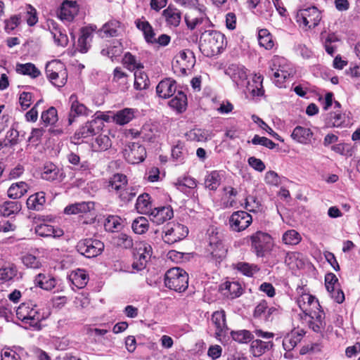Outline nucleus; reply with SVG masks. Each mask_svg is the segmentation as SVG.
Segmentation results:
<instances>
[{
  "label": "nucleus",
  "instance_id": "f257e3e1",
  "mask_svg": "<svg viewBox=\"0 0 360 360\" xmlns=\"http://www.w3.org/2000/svg\"><path fill=\"white\" fill-rule=\"evenodd\" d=\"M297 304L304 315V319L307 318L309 326L314 332H319L324 328L325 314L321 309L319 301L309 294H302L297 299Z\"/></svg>",
  "mask_w": 360,
  "mask_h": 360
},
{
  "label": "nucleus",
  "instance_id": "f03ea898",
  "mask_svg": "<svg viewBox=\"0 0 360 360\" xmlns=\"http://www.w3.org/2000/svg\"><path fill=\"white\" fill-rule=\"evenodd\" d=\"M226 46L225 36L219 31L207 30L200 34L199 49L205 56L212 57L220 54Z\"/></svg>",
  "mask_w": 360,
  "mask_h": 360
},
{
  "label": "nucleus",
  "instance_id": "7ed1b4c3",
  "mask_svg": "<svg viewBox=\"0 0 360 360\" xmlns=\"http://www.w3.org/2000/svg\"><path fill=\"white\" fill-rule=\"evenodd\" d=\"M165 283L171 290L184 292L188 288V275L179 267L172 268L165 274Z\"/></svg>",
  "mask_w": 360,
  "mask_h": 360
},
{
  "label": "nucleus",
  "instance_id": "20e7f679",
  "mask_svg": "<svg viewBox=\"0 0 360 360\" xmlns=\"http://www.w3.org/2000/svg\"><path fill=\"white\" fill-rule=\"evenodd\" d=\"M16 316L22 322L39 328L42 316L39 312L37 305L32 302L22 303L16 310Z\"/></svg>",
  "mask_w": 360,
  "mask_h": 360
},
{
  "label": "nucleus",
  "instance_id": "39448f33",
  "mask_svg": "<svg viewBox=\"0 0 360 360\" xmlns=\"http://www.w3.org/2000/svg\"><path fill=\"white\" fill-rule=\"evenodd\" d=\"M46 75L49 81L57 87H63L67 82L68 72L65 65L60 60H54L46 65Z\"/></svg>",
  "mask_w": 360,
  "mask_h": 360
},
{
  "label": "nucleus",
  "instance_id": "423d86ee",
  "mask_svg": "<svg viewBox=\"0 0 360 360\" xmlns=\"http://www.w3.org/2000/svg\"><path fill=\"white\" fill-rule=\"evenodd\" d=\"M162 239L165 243L174 244L184 239L188 233V228L179 223H168L163 229Z\"/></svg>",
  "mask_w": 360,
  "mask_h": 360
},
{
  "label": "nucleus",
  "instance_id": "0eeeda50",
  "mask_svg": "<svg viewBox=\"0 0 360 360\" xmlns=\"http://www.w3.org/2000/svg\"><path fill=\"white\" fill-rule=\"evenodd\" d=\"M195 63V57L191 50L181 51L174 57L172 68L174 72L186 75L188 70L192 68Z\"/></svg>",
  "mask_w": 360,
  "mask_h": 360
},
{
  "label": "nucleus",
  "instance_id": "6e6552de",
  "mask_svg": "<svg viewBox=\"0 0 360 360\" xmlns=\"http://www.w3.org/2000/svg\"><path fill=\"white\" fill-rule=\"evenodd\" d=\"M321 20L320 11L314 6L300 10L296 15V21L300 25L309 29L317 26Z\"/></svg>",
  "mask_w": 360,
  "mask_h": 360
},
{
  "label": "nucleus",
  "instance_id": "1a4fd4ad",
  "mask_svg": "<svg viewBox=\"0 0 360 360\" xmlns=\"http://www.w3.org/2000/svg\"><path fill=\"white\" fill-rule=\"evenodd\" d=\"M77 251L88 258L99 255L104 249V244L101 240L93 238H86L78 242Z\"/></svg>",
  "mask_w": 360,
  "mask_h": 360
},
{
  "label": "nucleus",
  "instance_id": "9d476101",
  "mask_svg": "<svg viewBox=\"0 0 360 360\" xmlns=\"http://www.w3.org/2000/svg\"><path fill=\"white\" fill-rule=\"evenodd\" d=\"M251 246L257 257H263L271 243L269 234L257 231L250 237Z\"/></svg>",
  "mask_w": 360,
  "mask_h": 360
},
{
  "label": "nucleus",
  "instance_id": "9b49d317",
  "mask_svg": "<svg viewBox=\"0 0 360 360\" xmlns=\"http://www.w3.org/2000/svg\"><path fill=\"white\" fill-rule=\"evenodd\" d=\"M125 159L129 163L138 164L144 160L146 156L145 148L138 143H129L124 151Z\"/></svg>",
  "mask_w": 360,
  "mask_h": 360
},
{
  "label": "nucleus",
  "instance_id": "f8f14e48",
  "mask_svg": "<svg viewBox=\"0 0 360 360\" xmlns=\"http://www.w3.org/2000/svg\"><path fill=\"white\" fill-rule=\"evenodd\" d=\"M252 216L245 211L234 212L229 218V226L234 231H241L252 223Z\"/></svg>",
  "mask_w": 360,
  "mask_h": 360
},
{
  "label": "nucleus",
  "instance_id": "ddd939ff",
  "mask_svg": "<svg viewBox=\"0 0 360 360\" xmlns=\"http://www.w3.org/2000/svg\"><path fill=\"white\" fill-rule=\"evenodd\" d=\"M226 73L231 77L238 86H243L249 84L247 70L243 65L231 64L226 70Z\"/></svg>",
  "mask_w": 360,
  "mask_h": 360
},
{
  "label": "nucleus",
  "instance_id": "4468645a",
  "mask_svg": "<svg viewBox=\"0 0 360 360\" xmlns=\"http://www.w3.org/2000/svg\"><path fill=\"white\" fill-rule=\"evenodd\" d=\"M102 122L97 119H94L86 122L75 134V139H85L93 136L101 129Z\"/></svg>",
  "mask_w": 360,
  "mask_h": 360
},
{
  "label": "nucleus",
  "instance_id": "2eb2a0df",
  "mask_svg": "<svg viewBox=\"0 0 360 360\" xmlns=\"http://www.w3.org/2000/svg\"><path fill=\"white\" fill-rule=\"evenodd\" d=\"M278 314V309L274 307H269L266 301H261L255 307L253 316L255 319L264 321L266 322L271 321L275 315Z\"/></svg>",
  "mask_w": 360,
  "mask_h": 360
},
{
  "label": "nucleus",
  "instance_id": "dca6fc26",
  "mask_svg": "<svg viewBox=\"0 0 360 360\" xmlns=\"http://www.w3.org/2000/svg\"><path fill=\"white\" fill-rule=\"evenodd\" d=\"M70 102L71 103L68 117V124L70 125L73 123L77 116H88L91 112L83 103L78 101L77 96L75 94L70 96Z\"/></svg>",
  "mask_w": 360,
  "mask_h": 360
},
{
  "label": "nucleus",
  "instance_id": "f3484780",
  "mask_svg": "<svg viewBox=\"0 0 360 360\" xmlns=\"http://www.w3.org/2000/svg\"><path fill=\"white\" fill-rule=\"evenodd\" d=\"M148 217L151 221L157 225L162 224L173 217V210L170 206L153 207Z\"/></svg>",
  "mask_w": 360,
  "mask_h": 360
},
{
  "label": "nucleus",
  "instance_id": "a211bd4d",
  "mask_svg": "<svg viewBox=\"0 0 360 360\" xmlns=\"http://www.w3.org/2000/svg\"><path fill=\"white\" fill-rule=\"evenodd\" d=\"M212 323L215 326V338L221 340L224 336L229 328L226 322V314L224 310L214 311L211 318Z\"/></svg>",
  "mask_w": 360,
  "mask_h": 360
},
{
  "label": "nucleus",
  "instance_id": "6ab92c4d",
  "mask_svg": "<svg viewBox=\"0 0 360 360\" xmlns=\"http://www.w3.org/2000/svg\"><path fill=\"white\" fill-rule=\"evenodd\" d=\"M176 91V82L170 78H166L160 81L156 87V93L162 98L171 97Z\"/></svg>",
  "mask_w": 360,
  "mask_h": 360
},
{
  "label": "nucleus",
  "instance_id": "aec40b11",
  "mask_svg": "<svg viewBox=\"0 0 360 360\" xmlns=\"http://www.w3.org/2000/svg\"><path fill=\"white\" fill-rule=\"evenodd\" d=\"M78 11V5L75 1L65 0L61 4L58 15L61 20L71 21L77 15Z\"/></svg>",
  "mask_w": 360,
  "mask_h": 360
},
{
  "label": "nucleus",
  "instance_id": "412c9836",
  "mask_svg": "<svg viewBox=\"0 0 360 360\" xmlns=\"http://www.w3.org/2000/svg\"><path fill=\"white\" fill-rule=\"evenodd\" d=\"M304 334L305 332L302 329L292 330L283 339L282 344L284 349L287 352L293 349L297 343L301 341Z\"/></svg>",
  "mask_w": 360,
  "mask_h": 360
},
{
  "label": "nucleus",
  "instance_id": "4be33fe9",
  "mask_svg": "<svg viewBox=\"0 0 360 360\" xmlns=\"http://www.w3.org/2000/svg\"><path fill=\"white\" fill-rule=\"evenodd\" d=\"M313 132L309 128L297 126L292 131L290 136L296 142L307 145L311 143Z\"/></svg>",
  "mask_w": 360,
  "mask_h": 360
},
{
  "label": "nucleus",
  "instance_id": "5701e85b",
  "mask_svg": "<svg viewBox=\"0 0 360 360\" xmlns=\"http://www.w3.org/2000/svg\"><path fill=\"white\" fill-rule=\"evenodd\" d=\"M220 291L225 297L234 299L242 295L243 289L238 282L226 281L220 285Z\"/></svg>",
  "mask_w": 360,
  "mask_h": 360
},
{
  "label": "nucleus",
  "instance_id": "b1692460",
  "mask_svg": "<svg viewBox=\"0 0 360 360\" xmlns=\"http://www.w3.org/2000/svg\"><path fill=\"white\" fill-rule=\"evenodd\" d=\"M49 27L55 43L58 46H65L68 43L66 33L53 21L49 24Z\"/></svg>",
  "mask_w": 360,
  "mask_h": 360
},
{
  "label": "nucleus",
  "instance_id": "393cba45",
  "mask_svg": "<svg viewBox=\"0 0 360 360\" xmlns=\"http://www.w3.org/2000/svg\"><path fill=\"white\" fill-rule=\"evenodd\" d=\"M35 233L41 237L57 238L63 235V231L62 229L54 228L46 224L37 225L35 228Z\"/></svg>",
  "mask_w": 360,
  "mask_h": 360
},
{
  "label": "nucleus",
  "instance_id": "a878e982",
  "mask_svg": "<svg viewBox=\"0 0 360 360\" xmlns=\"http://www.w3.org/2000/svg\"><path fill=\"white\" fill-rule=\"evenodd\" d=\"M223 171L214 170L205 176V186L212 191H215L220 186L221 179L224 177Z\"/></svg>",
  "mask_w": 360,
  "mask_h": 360
},
{
  "label": "nucleus",
  "instance_id": "bb28decb",
  "mask_svg": "<svg viewBox=\"0 0 360 360\" xmlns=\"http://www.w3.org/2000/svg\"><path fill=\"white\" fill-rule=\"evenodd\" d=\"M162 15L167 23L170 26L177 27L181 22V13L180 11L171 5L163 11Z\"/></svg>",
  "mask_w": 360,
  "mask_h": 360
},
{
  "label": "nucleus",
  "instance_id": "cd10ccee",
  "mask_svg": "<svg viewBox=\"0 0 360 360\" xmlns=\"http://www.w3.org/2000/svg\"><path fill=\"white\" fill-rule=\"evenodd\" d=\"M127 186V176L122 174H115L109 179L107 188L109 192L116 193Z\"/></svg>",
  "mask_w": 360,
  "mask_h": 360
},
{
  "label": "nucleus",
  "instance_id": "c85d7f7f",
  "mask_svg": "<svg viewBox=\"0 0 360 360\" xmlns=\"http://www.w3.org/2000/svg\"><path fill=\"white\" fill-rule=\"evenodd\" d=\"M136 25L139 30L143 32L144 39L147 43L155 44L156 41L155 37V33L153 27L148 21L138 19L136 20Z\"/></svg>",
  "mask_w": 360,
  "mask_h": 360
},
{
  "label": "nucleus",
  "instance_id": "c756f323",
  "mask_svg": "<svg viewBox=\"0 0 360 360\" xmlns=\"http://www.w3.org/2000/svg\"><path fill=\"white\" fill-rule=\"evenodd\" d=\"M274 344L271 340L263 341L262 340H252L250 345V350L255 356H259L266 351L270 350Z\"/></svg>",
  "mask_w": 360,
  "mask_h": 360
},
{
  "label": "nucleus",
  "instance_id": "7c9ffc66",
  "mask_svg": "<svg viewBox=\"0 0 360 360\" xmlns=\"http://www.w3.org/2000/svg\"><path fill=\"white\" fill-rule=\"evenodd\" d=\"M45 202V193L40 191L31 195L28 198L27 206L29 210L39 211L43 209Z\"/></svg>",
  "mask_w": 360,
  "mask_h": 360
},
{
  "label": "nucleus",
  "instance_id": "2f4dec72",
  "mask_svg": "<svg viewBox=\"0 0 360 360\" xmlns=\"http://www.w3.org/2000/svg\"><path fill=\"white\" fill-rule=\"evenodd\" d=\"M150 197L148 193L140 195L136 200V209L138 212L148 215L153 209L150 202Z\"/></svg>",
  "mask_w": 360,
  "mask_h": 360
},
{
  "label": "nucleus",
  "instance_id": "473e14b6",
  "mask_svg": "<svg viewBox=\"0 0 360 360\" xmlns=\"http://www.w3.org/2000/svg\"><path fill=\"white\" fill-rule=\"evenodd\" d=\"M35 285L46 290H51L55 288L56 280L49 276L44 274H39L34 278Z\"/></svg>",
  "mask_w": 360,
  "mask_h": 360
},
{
  "label": "nucleus",
  "instance_id": "72a5a7b5",
  "mask_svg": "<svg viewBox=\"0 0 360 360\" xmlns=\"http://www.w3.org/2000/svg\"><path fill=\"white\" fill-rule=\"evenodd\" d=\"M122 64L129 71H135L143 68V64L141 60L130 52L124 53L122 58Z\"/></svg>",
  "mask_w": 360,
  "mask_h": 360
},
{
  "label": "nucleus",
  "instance_id": "f704fd0d",
  "mask_svg": "<svg viewBox=\"0 0 360 360\" xmlns=\"http://www.w3.org/2000/svg\"><path fill=\"white\" fill-rule=\"evenodd\" d=\"M29 188L25 181L12 184L8 190V196L12 199H18L23 196Z\"/></svg>",
  "mask_w": 360,
  "mask_h": 360
},
{
  "label": "nucleus",
  "instance_id": "c9c22d12",
  "mask_svg": "<svg viewBox=\"0 0 360 360\" xmlns=\"http://www.w3.org/2000/svg\"><path fill=\"white\" fill-rule=\"evenodd\" d=\"M134 113L135 110L132 108H124L114 115L113 120L117 124L124 125L133 120Z\"/></svg>",
  "mask_w": 360,
  "mask_h": 360
},
{
  "label": "nucleus",
  "instance_id": "e433bc0d",
  "mask_svg": "<svg viewBox=\"0 0 360 360\" xmlns=\"http://www.w3.org/2000/svg\"><path fill=\"white\" fill-rule=\"evenodd\" d=\"M20 210L21 205L16 201H6L0 205V214L4 217L17 214Z\"/></svg>",
  "mask_w": 360,
  "mask_h": 360
},
{
  "label": "nucleus",
  "instance_id": "4c0bfd02",
  "mask_svg": "<svg viewBox=\"0 0 360 360\" xmlns=\"http://www.w3.org/2000/svg\"><path fill=\"white\" fill-rule=\"evenodd\" d=\"M70 280L78 288H84L88 283V276L83 269H77L70 275Z\"/></svg>",
  "mask_w": 360,
  "mask_h": 360
},
{
  "label": "nucleus",
  "instance_id": "58836bf2",
  "mask_svg": "<svg viewBox=\"0 0 360 360\" xmlns=\"http://www.w3.org/2000/svg\"><path fill=\"white\" fill-rule=\"evenodd\" d=\"M62 174L60 169L56 165L49 163L44 166L41 176L44 179L54 181L60 177Z\"/></svg>",
  "mask_w": 360,
  "mask_h": 360
},
{
  "label": "nucleus",
  "instance_id": "ea45409f",
  "mask_svg": "<svg viewBox=\"0 0 360 360\" xmlns=\"http://www.w3.org/2000/svg\"><path fill=\"white\" fill-rule=\"evenodd\" d=\"M169 105L171 108L176 110L178 112L185 110L187 105L186 95L181 91H179L175 97L169 101Z\"/></svg>",
  "mask_w": 360,
  "mask_h": 360
},
{
  "label": "nucleus",
  "instance_id": "a19ab883",
  "mask_svg": "<svg viewBox=\"0 0 360 360\" xmlns=\"http://www.w3.org/2000/svg\"><path fill=\"white\" fill-rule=\"evenodd\" d=\"M258 41L259 45L267 50L271 49L274 46L273 37L266 29H261L259 30Z\"/></svg>",
  "mask_w": 360,
  "mask_h": 360
},
{
  "label": "nucleus",
  "instance_id": "79ce46f5",
  "mask_svg": "<svg viewBox=\"0 0 360 360\" xmlns=\"http://www.w3.org/2000/svg\"><path fill=\"white\" fill-rule=\"evenodd\" d=\"M16 72L22 75H29L33 78H36L40 75V71L34 64L30 63L17 64Z\"/></svg>",
  "mask_w": 360,
  "mask_h": 360
},
{
  "label": "nucleus",
  "instance_id": "37998d69",
  "mask_svg": "<svg viewBox=\"0 0 360 360\" xmlns=\"http://www.w3.org/2000/svg\"><path fill=\"white\" fill-rule=\"evenodd\" d=\"M198 13H199V11L193 9L184 16L186 25L191 30L195 29L197 25L202 24L205 20L203 17L197 16L196 14Z\"/></svg>",
  "mask_w": 360,
  "mask_h": 360
},
{
  "label": "nucleus",
  "instance_id": "c03bdc74",
  "mask_svg": "<svg viewBox=\"0 0 360 360\" xmlns=\"http://www.w3.org/2000/svg\"><path fill=\"white\" fill-rule=\"evenodd\" d=\"M120 27V22L117 20L110 21L105 23L101 30L100 34L102 37H110L117 35V28Z\"/></svg>",
  "mask_w": 360,
  "mask_h": 360
},
{
  "label": "nucleus",
  "instance_id": "a18cd8bd",
  "mask_svg": "<svg viewBox=\"0 0 360 360\" xmlns=\"http://www.w3.org/2000/svg\"><path fill=\"white\" fill-rule=\"evenodd\" d=\"M148 221L144 217H139L135 219L131 224V229L136 234H143L146 233L148 230Z\"/></svg>",
  "mask_w": 360,
  "mask_h": 360
},
{
  "label": "nucleus",
  "instance_id": "49530a36",
  "mask_svg": "<svg viewBox=\"0 0 360 360\" xmlns=\"http://www.w3.org/2000/svg\"><path fill=\"white\" fill-rule=\"evenodd\" d=\"M231 335L233 340L239 343H248L254 338L253 334L248 330L231 331Z\"/></svg>",
  "mask_w": 360,
  "mask_h": 360
},
{
  "label": "nucleus",
  "instance_id": "de8ad7c7",
  "mask_svg": "<svg viewBox=\"0 0 360 360\" xmlns=\"http://www.w3.org/2000/svg\"><path fill=\"white\" fill-rule=\"evenodd\" d=\"M282 70H289L288 65L285 58L279 56H274L270 64V70L269 72L272 73Z\"/></svg>",
  "mask_w": 360,
  "mask_h": 360
},
{
  "label": "nucleus",
  "instance_id": "09e8293b",
  "mask_svg": "<svg viewBox=\"0 0 360 360\" xmlns=\"http://www.w3.org/2000/svg\"><path fill=\"white\" fill-rule=\"evenodd\" d=\"M282 239L286 245H295L301 241L302 236L297 231L291 229L283 233Z\"/></svg>",
  "mask_w": 360,
  "mask_h": 360
},
{
  "label": "nucleus",
  "instance_id": "8fccbe9b",
  "mask_svg": "<svg viewBox=\"0 0 360 360\" xmlns=\"http://www.w3.org/2000/svg\"><path fill=\"white\" fill-rule=\"evenodd\" d=\"M152 252L153 250L150 245L144 242H141L136 247V252L134 253V255L136 258L141 256L150 260Z\"/></svg>",
  "mask_w": 360,
  "mask_h": 360
},
{
  "label": "nucleus",
  "instance_id": "3c124183",
  "mask_svg": "<svg viewBox=\"0 0 360 360\" xmlns=\"http://www.w3.org/2000/svg\"><path fill=\"white\" fill-rule=\"evenodd\" d=\"M149 80L147 75L143 72H135L134 88L137 90H143L148 88Z\"/></svg>",
  "mask_w": 360,
  "mask_h": 360
},
{
  "label": "nucleus",
  "instance_id": "603ef678",
  "mask_svg": "<svg viewBox=\"0 0 360 360\" xmlns=\"http://www.w3.org/2000/svg\"><path fill=\"white\" fill-rule=\"evenodd\" d=\"M207 251L216 259H221L225 257L227 252V250L223 243L214 245H208Z\"/></svg>",
  "mask_w": 360,
  "mask_h": 360
},
{
  "label": "nucleus",
  "instance_id": "864d4df0",
  "mask_svg": "<svg viewBox=\"0 0 360 360\" xmlns=\"http://www.w3.org/2000/svg\"><path fill=\"white\" fill-rule=\"evenodd\" d=\"M274 6L270 0L262 1L258 10L260 16L265 20H270L274 13Z\"/></svg>",
  "mask_w": 360,
  "mask_h": 360
},
{
  "label": "nucleus",
  "instance_id": "5fc2aeb1",
  "mask_svg": "<svg viewBox=\"0 0 360 360\" xmlns=\"http://www.w3.org/2000/svg\"><path fill=\"white\" fill-rule=\"evenodd\" d=\"M137 190L133 186L124 187L118 191L116 194L118 195L119 198L123 202H128L131 201L136 195Z\"/></svg>",
  "mask_w": 360,
  "mask_h": 360
},
{
  "label": "nucleus",
  "instance_id": "6e6d98bb",
  "mask_svg": "<svg viewBox=\"0 0 360 360\" xmlns=\"http://www.w3.org/2000/svg\"><path fill=\"white\" fill-rule=\"evenodd\" d=\"M345 116L339 110L330 112L327 118V124L330 127H339L345 122Z\"/></svg>",
  "mask_w": 360,
  "mask_h": 360
},
{
  "label": "nucleus",
  "instance_id": "4d7b16f0",
  "mask_svg": "<svg viewBox=\"0 0 360 360\" xmlns=\"http://www.w3.org/2000/svg\"><path fill=\"white\" fill-rule=\"evenodd\" d=\"M41 119L46 124H53L58 121L57 110L54 107H50L41 113Z\"/></svg>",
  "mask_w": 360,
  "mask_h": 360
},
{
  "label": "nucleus",
  "instance_id": "13d9d810",
  "mask_svg": "<svg viewBox=\"0 0 360 360\" xmlns=\"http://www.w3.org/2000/svg\"><path fill=\"white\" fill-rule=\"evenodd\" d=\"M18 270L15 266H11L0 269V283L12 280L17 275Z\"/></svg>",
  "mask_w": 360,
  "mask_h": 360
},
{
  "label": "nucleus",
  "instance_id": "bf43d9fd",
  "mask_svg": "<svg viewBox=\"0 0 360 360\" xmlns=\"http://www.w3.org/2000/svg\"><path fill=\"white\" fill-rule=\"evenodd\" d=\"M236 269L247 276H252L259 270L257 265L250 264L246 262H238L236 264Z\"/></svg>",
  "mask_w": 360,
  "mask_h": 360
},
{
  "label": "nucleus",
  "instance_id": "052dcab7",
  "mask_svg": "<svg viewBox=\"0 0 360 360\" xmlns=\"http://www.w3.org/2000/svg\"><path fill=\"white\" fill-rule=\"evenodd\" d=\"M269 76L271 77L275 84L278 87H282L283 86L285 80L290 75V72L289 70H282L281 72H276L270 73L269 72Z\"/></svg>",
  "mask_w": 360,
  "mask_h": 360
},
{
  "label": "nucleus",
  "instance_id": "680f3d73",
  "mask_svg": "<svg viewBox=\"0 0 360 360\" xmlns=\"http://www.w3.org/2000/svg\"><path fill=\"white\" fill-rule=\"evenodd\" d=\"M189 137L196 141H206L211 138L210 133L205 129H194L189 133Z\"/></svg>",
  "mask_w": 360,
  "mask_h": 360
},
{
  "label": "nucleus",
  "instance_id": "e2e57ef3",
  "mask_svg": "<svg viewBox=\"0 0 360 360\" xmlns=\"http://www.w3.org/2000/svg\"><path fill=\"white\" fill-rule=\"evenodd\" d=\"M93 146L96 150H106L111 146V141L107 135H99Z\"/></svg>",
  "mask_w": 360,
  "mask_h": 360
},
{
  "label": "nucleus",
  "instance_id": "0e129e2a",
  "mask_svg": "<svg viewBox=\"0 0 360 360\" xmlns=\"http://www.w3.org/2000/svg\"><path fill=\"white\" fill-rule=\"evenodd\" d=\"M22 262L24 265L31 269H39L41 265L39 259L31 254L24 255Z\"/></svg>",
  "mask_w": 360,
  "mask_h": 360
},
{
  "label": "nucleus",
  "instance_id": "69168bd1",
  "mask_svg": "<svg viewBox=\"0 0 360 360\" xmlns=\"http://www.w3.org/2000/svg\"><path fill=\"white\" fill-rule=\"evenodd\" d=\"M1 360H21V356L17 350L4 348L1 352Z\"/></svg>",
  "mask_w": 360,
  "mask_h": 360
},
{
  "label": "nucleus",
  "instance_id": "338daca9",
  "mask_svg": "<svg viewBox=\"0 0 360 360\" xmlns=\"http://www.w3.org/2000/svg\"><path fill=\"white\" fill-rule=\"evenodd\" d=\"M251 142L254 145H261L269 149H273L276 146V144L271 140L264 136H259V135H255Z\"/></svg>",
  "mask_w": 360,
  "mask_h": 360
},
{
  "label": "nucleus",
  "instance_id": "774afa93",
  "mask_svg": "<svg viewBox=\"0 0 360 360\" xmlns=\"http://www.w3.org/2000/svg\"><path fill=\"white\" fill-rule=\"evenodd\" d=\"M209 245H214L222 243V235L217 229L210 228L207 231Z\"/></svg>",
  "mask_w": 360,
  "mask_h": 360
}]
</instances>
